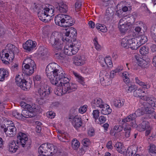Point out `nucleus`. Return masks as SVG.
Returning <instances> with one entry per match:
<instances>
[{
	"label": "nucleus",
	"mask_w": 156,
	"mask_h": 156,
	"mask_svg": "<svg viewBox=\"0 0 156 156\" xmlns=\"http://www.w3.org/2000/svg\"><path fill=\"white\" fill-rule=\"evenodd\" d=\"M145 93V91H143L141 88H139L138 89H136L133 92V95L135 97H141V99L142 100V98L144 96H149L144 95V94Z\"/></svg>",
	"instance_id": "33"
},
{
	"label": "nucleus",
	"mask_w": 156,
	"mask_h": 156,
	"mask_svg": "<svg viewBox=\"0 0 156 156\" xmlns=\"http://www.w3.org/2000/svg\"><path fill=\"white\" fill-rule=\"evenodd\" d=\"M103 73V72H101L100 74V80L102 83L105 84L106 85L109 84L110 77H113L116 72H115V70L112 71L110 73V76L105 72H104V74Z\"/></svg>",
	"instance_id": "10"
},
{
	"label": "nucleus",
	"mask_w": 156,
	"mask_h": 156,
	"mask_svg": "<svg viewBox=\"0 0 156 156\" xmlns=\"http://www.w3.org/2000/svg\"><path fill=\"white\" fill-rule=\"evenodd\" d=\"M76 30L73 27L69 28L66 30L65 33L66 37L65 38L63 37V39L66 41H72V40L75 39L76 37Z\"/></svg>",
	"instance_id": "12"
},
{
	"label": "nucleus",
	"mask_w": 156,
	"mask_h": 156,
	"mask_svg": "<svg viewBox=\"0 0 156 156\" xmlns=\"http://www.w3.org/2000/svg\"><path fill=\"white\" fill-rule=\"evenodd\" d=\"M135 147H129L126 151V156H134L136 153Z\"/></svg>",
	"instance_id": "35"
},
{
	"label": "nucleus",
	"mask_w": 156,
	"mask_h": 156,
	"mask_svg": "<svg viewBox=\"0 0 156 156\" xmlns=\"http://www.w3.org/2000/svg\"><path fill=\"white\" fill-rule=\"evenodd\" d=\"M123 69V66H120L117 67L115 70V72H116V73H118L122 71Z\"/></svg>",
	"instance_id": "62"
},
{
	"label": "nucleus",
	"mask_w": 156,
	"mask_h": 156,
	"mask_svg": "<svg viewBox=\"0 0 156 156\" xmlns=\"http://www.w3.org/2000/svg\"><path fill=\"white\" fill-rule=\"evenodd\" d=\"M56 51V52H57ZM58 53H55V57L58 59H63L64 58V55L62 53H61L60 52L61 51H58Z\"/></svg>",
	"instance_id": "54"
},
{
	"label": "nucleus",
	"mask_w": 156,
	"mask_h": 156,
	"mask_svg": "<svg viewBox=\"0 0 156 156\" xmlns=\"http://www.w3.org/2000/svg\"><path fill=\"white\" fill-rule=\"evenodd\" d=\"M96 28L98 30L102 32H105L107 31V28L105 26H103L101 24L97 23L95 26Z\"/></svg>",
	"instance_id": "46"
},
{
	"label": "nucleus",
	"mask_w": 156,
	"mask_h": 156,
	"mask_svg": "<svg viewBox=\"0 0 156 156\" xmlns=\"http://www.w3.org/2000/svg\"><path fill=\"white\" fill-rule=\"evenodd\" d=\"M81 6V4L80 2H76L75 4V10L77 11H78L79 10Z\"/></svg>",
	"instance_id": "59"
},
{
	"label": "nucleus",
	"mask_w": 156,
	"mask_h": 156,
	"mask_svg": "<svg viewBox=\"0 0 156 156\" xmlns=\"http://www.w3.org/2000/svg\"><path fill=\"white\" fill-rule=\"evenodd\" d=\"M129 43V48L133 50L137 49L141 46V44H139L138 40L135 38H130V42Z\"/></svg>",
	"instance_id": "23"
},
{
	"label": "nucleus",
	"mask_w": 156,
	"mask_h": 156,
	"mask_svg": "<svg viewBox=\"0 0 156 156\" xmlns=\"http://www.w3.org/2000/svg\"><path fill=\"white\" fill-rule=\"evenodd\" d=\"M129 73L127 72H125L122 73V78L124 82L126 84H128L129 83Z\"/></svg>",
	"instance_id": "43"
},
{
	"label": "nucleus",
	"mask_w": 156,
	"mask_h": 156,
	"mask_svg": "<svg viewBox=\"0 0 156 156\" xmlns=\"http://www.w3.org/2000/svg\"><path fill=\"white\" fill-rule=\"evenodd\" d=\"M87 105H83L79 109V112L81 114H83L87 111Z\"/></svg>",
	"instance_id": "57"
},
{
	"label": "nucleus",
	"mask_w": 156,
	"mask_h": 156,
	"mask_svg": "<svg viewBox=\"0 0 156 156\" xmlns=\"http://www.w3.org/2000/svg\"><path fill=\"white\" fill-rule=\"evenodd\" d=\"M102 109L101 111V113L105 115H107L110 114L112 112V110L110 108L109 106L106 104H104L103 106Z\"/></svg>",
	"instance_id": "32"
},
{
	"label": "nucleus",
	"mask_w": 156,
	"mask_h": 156,
	"mask_svg": "<svg viewBox=\"0 0 156 156\" xmlns=\"http://www.w3.org/2000/svg\"><path fill=\"white\" fill-rule=\"evenodd\" d=\"M18 148V146L16 144L14 140H12L10 142L9 145V150L10 152L15 153Z\"/></svg>",
	"instance_id": "30"
},
{
	"label": "nucleus",
	"mask_w": 156,
	"mask_h": 156,
	"mask_svg": "<svg viewBox=\"0 0 156 156\" xmlns=\"http://www.w3.org/2000/svg\"><path fill=\"white\" fill-rule=\"evenodd\" d=\"M17 141L20 142L22 146L24 147L25 146L27 145V142L28 138L27 135L22 133H19L18 136H17Z\"/></svg>",
	"instance_id": "18"
},
{
	"label": "nucleus",
	"mask_w": 156,
	"mask_h": 156,
	"mask_svg": "<svg viewBox=\"0 0 156 156\" xmlns=\"http://www.w3.org/2000/svg\"><path fill=\"white\" fill-rule=\"evenodd\" d=\"M104 104L102 100L100 98H97L92 100L91 104L92 107L95 108L96 107H99L101 108H103Z\"/></svg>",
	"instance_id": "21"
},
{
	"label": "nucleus",
	"mask_w": 156,
	"mask_h": 156,
	"mask_svg": "<svg viewBox=\"0 0 156 156\" xmlns=\"http://www.w3.org/2000/svg\"><path fill=\"white\" fill-rule=\"evenodd\" d=\"M12 115L16 118L22 120H25L26 118H31L35 116V114L26 110H23L20 114L16 111L12 112Z\"/></svg>",
	"instance_id": "9"
},
{
	"label": "nucleus",
	"mask_w": 156,
	"mask_h": 156,
	"mask_svg": "<svg viewBox=\"0 0 156 156\" xmlns=\"http://www.w3.org/2000/svg\"><path fill=\"white\" fill-rule=\"evenodd\" d=\"M34 84L36 85L40 83L41 79V77L40 75H37L34 77Z\"/></svg>",
	"instance_id": "52"
},
{
	"label": "nucleus",
	"mask_w": 156,
	"mask_h": 156,
	"mask_svg": "<svg viewBox=\"0 0 156 156\" xmlns=\"http://www.w3.org/2000/svg\"><path fill=\"white\" fill-rule=\"evenodd\" d=\"M99 120L101 124H103L105 123L106 120V119L105 117L103 116H101L99 117Z\"/></svg>",
	"instance_id": "60"
},
{
	"label": "nucleus",
	"mask_w": 156,
	"mask_h": 156,
	"mask_svg": "<svg viewBox=\"0 0 156 156\" xmlns=\"http://www.w3.org/2000/svg\"><path fill=\"white\" fill-rule=\"evenodd\" d=\"M99 112L98 110H94L93 111L92 113L93 117L95 120L98 119L99 116Z\"/></svg>",
	"instance_id": "55"
},
{
	"label": "nucleus",
	"mask_w": 156,
	"mask_h": 156,
	"mask_svg": "<svg viewBox=\"0 0 156 156\" xmlns=\"http://www.w3.org/2000/svg\"><path fill=\"white\" fill-rule=\"evenodd\" d=\"M94 45L95 48L98 51L101 50V46L98 44V38L97 37H95L94 41Z\"/></svg>",
	"instance_id": "51"
},
{
	"label": "nucleus",
	"mask_w": 156,
	"mask_h": 156,
	"mask_svg": "<svg viewBox=\"0 0 156 156\" xmlns=\"http://www.w3.org/2000/svg\"><path fill=\"white\" fill-rule=\"evenodd\" d=\"M140 52L141 54L145 55L148 53V49L145 46H143L140 48Z\"/></svg>",
	"instance_id": "49"
},
{
	"label": "nucleus",
	"mask_w": 156,
	"mask_h": 156,
	"mask_svg": "<svg viewBox=\"0 0 156 156\" xmlns=\"http://www.w3.org/2000/svg\"><path fill=\"white\" fill-rule=\"evenodd\" d=\"M73 118L72 123L74 127L77 128L81 126L82 123L81 118L78 116L73 118V116H71L69 118V119H72Z\"/></svg>",
	"instance_id": "22"
},
{
	"label": "nucleus",
	"mask_w": 156,
	"mask_h": 156,
	"mask_svg": "<svg viewBox=\"0 0 156 156\" xmlns=\"http://www.w3.org/2000/svg\"><path fill=\"white\" fill-rule=\"evenodd\" d=\"M130 121H131L130 123L131 126L133 128H136L137 126V124L135 119V117L132 114L123 119L122 122L126 123Z\"/></svg>",
	"instance_id": "15"
},
{
	"label": "nucleus",
	"mask_w": 156,
	"mask_h": 156,
	"mask_svg": "<svg viewBox=\"0 0 156 156\" xmlns=\"http://www.w3.org/2000/svg\"><path fill=\"white\" fill-rule=\"evenodd\" d=\"M48 116L51 119L53 118L55 116V113L52 111L49 112H48Z\"/></svg>",
	"instance_id": "61"
},
{
	"label": "nucleus",
	"mask_w": 156,
	"mask_h": 156,
	"mask_svg": "<svg viewBox=\"0 0 156 156\" xmlns=\"http://www.w3.org/2000/svg\"><path fill=\"white\" fill-rule=\"evenodd\" d=\"M19 75L16 77L15 80L16 84L24 90L29 89L30 85L29 83L25 80L21 79Z\"/></svg>",
	"instance_id": "13"
},
{
	"label": "nucleus",
	"mask_w": 156,
	"mask_h": 156,
	"mask_svg": "<svg viewBox=\"0 0 156 156\" xmlns=\"http://www.w3.org/2000/svg\"><path fill=\"white\" fill-rule=\"evenodd\" d=\"M73 73L76 77V78L77 79V80L78 82L80 83L83 85H84V83L83 82V78L77 73L73 71Z\"/></svg>",
	"instance_id": "45"
},
{
	"label": "nucleus",
	"mask_w": 156,
	"mask_h": 156,
	"mask_svg": "<svg viewBox=\"0 0 156 156\" xmlns=\"http://www.w3.org/2000/svg\"><path fill=\"white\" fill-rule=\"evenodd\" d=\"M135 82L136 83L139 84L140 86H142L143 88L148 89L150 87V85L141 81L140 80H139L138 78L137 77H135Z\"/></svg>",
	"instance_id": "38"
},
{
	"label": "nucleus",
	"mask_w": 156,
	"mask_h": 156,
	"mask_svg": "<svg viewBox=\"0 0 156 156\" xmlns=\"http://www.w3.org/2000/svg\"><path fill=\"white\" fill-rule=\"evenodd\" d=\"M57 132L58 133L57 136L60 140L63 142H67L69 140V137L67 133L60 130H58Z\"/></svg>",
	"instance_id": "20"
},
{
	"label": "nucleus",
	"mask_w": 156,
	"mask_h": 156,
	"mask_svg": "<svg viewBox=\"0 0 156 156\" xmlns=\"http://www.w3.org/2000/svg\"><path fill=\"white\" fill-rule=\"evenodd\" d=\"M135 58L139 66L142 67H145L147 63L145 60L141 58L139 55H135Z\"/></svg>",
	"instance_id": "28"
},
{
	"label": "nucleus",
	"mask_w": 156,
	"mask_h": 156,
	"mask_svg": "<svg viewBox=\"0 0 156 156\" xmlns=\"http://www.w3.org/2000/svg\"><path fill=\"white\" fill-rule=\"evenodd\" d=\"M27 109L26 110L29 111L31 112L34 113L36 110V108L35 106L32 105H31L29 104H27L25 108Z\"/></svg>",
	"instance_id": "44"
},
{
	"label": "nucleus",
	"mask_w": 156,
	"mask_h": 156,
	"mask_svg": "<svg viewBox=\"0 0 156 156\" xmlns=\"http://www.w3.org/2000/svg\"><path fill=\"white\" fill-rule=\"evenodd\" d=\"M61 37L58 33H53L49 40V43L54 48L55 51H62L64 46L63 41L60 38Z\"/></svg>",
	"instance_id": "2"
},
{
	"label": "nucleus",
	"mask_w": 156,
	"mask_h": 156,
	"mask_svg": "<svg viewBox=\"0 0 156 156\" xmlns=\"http://www.w3.org/2000/svg\"><path fill=\"white\" fill-rule=\"evenodd\" d=\"M124 100L123 99H114L113 101L114 105L115 107L120 108L124 104Z\"/></svg>",
	"instance_id": "37"
},
{
	"label": "nucleus",
	"mask_w": 156,
	"mask_h": 156,
	"mask_svg": "<svg viewBox=\"0 0 156 156\" xmlns=\"http://www.w3.org/2000/svg\"><path fill=\"white\" fill-rule=\"evenodd\" d=\"M150 126L149 122L147 121H144L138 126L137 125V126L136 128H137L138 131H142L147 129V128H149Z\"/></svg>",
	"instance_id": "26"
},
{
	"label": "nucleus",
	"mask_w": 156,
	"mask_h": 156,
	"mask_svg": "<svg viewBox=\"0 0 156 156\" xmlns=\"http://www.w3.org/2000/svg\"><path fill=\"white\" fill-rule=\"evenodd\" d=\"M35 68V64L34 65H31L29 67L23 68V73L28 75H30L34 72V69Z\"/></svg>",
	"instance_id": "27"
},
{
	"label": "nucleus",
	"mask_w": 156,
	"mask_h": 156,
	"mask_svg": "<svg viewBox=\"0 0 156 156\" xmlns=\"http://www.w3.org/2000/svg\"><path fill=\"white\" fill-rule=\"evenodd\" d=\"M142 98L147 102H144L143 104L146 113L151 114V116L154 112L152 107L156 106V99L149 96H144Z\"/></svg>",
	"instance_id": "5"
},
{
	"label": "nucleus",
	"mask_w": 156,
	"mask_h": 156,
	"mask_svg": "<svg viewBox=\"0 0 156 156\" xmlns=\"http://www.w3.org/2000/svg\"><path fill=\"white\" fill-rule=\"evenodd\" d=\"M111 59L110 56H108L105 58H102L101 61L100 62L101 63L102 66H106L109 68H112L113 67V64Z\"/></svg>",
	"instance_id": "24"
},
{
	"label": "nucleus",
	"mask_w": 156,
	"mask_h": 156,
	"mask_svg": "<svg viewBox=\"0 0 156 156\" xmlns=\"http://www.w3.org/2000/svg\"><path fill=\"white\" fill-rule=\"evenodd\" d=\"M112 142L111 141H109L107 143L106 147L108 149H112L113 148V147L112 146Z\"/></svg>",
	"instance_id": "63"
},
{
	"label": "nucleus",
	"mask_w": 156,
	"mask_h": 156,
	"mask_svg": "<svg viewBox=\"0 0 156 156\" xmlns=\"http://www.w3.org/2000/svg\"><path fill=\"white\" fill-rule=\"evenodd\" d=\"M123 129V127L121 126L116 125L114 126L113 128V129L117 131L118 132H120L122 131Z\"/></svg>",
	"instance_id": "58"
},
{
	"label": "nucleus",
	"mask_w": 156,
	"mask_h": 156,
	"mask_svg": "<svg viewBox=\"0 0 156 156\" xmlns=\"http://www.w3.org/2000/svg\"><path fill=\"white\" fill-rule=\"evenodd\" d=\"M80 145V142L76 139L73 140L71 146L73 149L74 150H77Z\"/></svg>",
	"instance_id": "41"
},
{
	"label": "nucleus",
	"mask_w": 156,
	"mask_h": 156,
	"mask_svg": "<svg viewBox=\"0 0 156 156\" xmlns=\"http://www.w3.org/2000/svg\"><path fill=\"white\" fill-rule=\"evenodd\" d=\"M55 21L57 25L64 27L71 26L73 23L70 16L63 14H59L56 16Z\"/></svg>",
	"instance_id": "4"
},
{
	"label": "nucleus",
	"mask_w": 156,
	"mask_h": 156,
	"mask_svg": "<svg viewBox=\"0 0 156 156\" xmlns=\"http://www.w3.org/2000/svg\"><path fill=\"white\" fill-rule=\"evenodd\" d=\"M82 143L84 147H87L90 144V142L88 139L86 138L83 140Z\"/></svg>",
	"instance_id": "53"
},
{
	"label": "nucleus",
	"mask_w": 156,
	"mask_h": 156,
	"mask_svg": "<svg viewBox=\"0 0 156 156\" xmlns=\"http://www.w3.org/2000/svg\"><path fill=\"white\" fill-rule=\"evenodd\" d=\"M58 65L55 63H51L49 64L47 66L46 69V72L47 75L49 79H51L52 81V75L53 73L56 72L58 69L57 67Z\"/></svg>",
	"instance_id": "11"
},
{
	"label": "nucleus",
	"mask_w": 156,
	"mask_h": 156,
	"mask_svg": "<svg viewBox=\"0 0 156 156\" xmlns=\"http://www.w3.org/2000/svg\"><path fill=\"white\" fill-rule=\"evenodd\" d=\"M119 29L122 33H124L128 29L129 26L127 25H118Z\"/></svg>",
	"instance_id": "47"
},
{
	"label": "nucleus",
	"mask_w": 156,
	"mask_h": 156,
	"mask_svg": "<svg viewBox=\"0 0 156 156\" xmlns=\"http://www.w3.org/2000/svg\"><path fill=\"white\" fill-rule=\"evenodd\" d=\"M63 52L65 54L68 56H72L77 52L72 46L71 44H67L65 46Z\"/></svg>",
	"instance_id": "19"
},
{
	"label": "nucleus",
	"mask_w": 156,
	"mask_h": 156,
	"mask_svg": "<svg viewBox=\"0 0 156 156\" xmlns=\"http://www.w3.org/2000/svg\"><path fill=\"white\" fill-rule=\"evenodd\" d=\"M130 38L128 36H126L123 38L121 42V45L123 48H129Z\"/></svg>",
	"instance_id": "31"
},
{
	"label": "nucleus",
	"mask_w": 156,
	"mask_h": 156,
	"mask_svg": "<svg viewBox=\"0 0 156 156\" xmlns=\"http://www.w3.org/2000/svg\"><path fill=\"white\" fill-rule=\"evenodd\" d=\"M54 7L50 5L48 8H45L43 10L40 11L38 12V16L39 19L42 21H48V19L47 18L49 16H53L54 12Z\"/></svg>",
	"instance_id": "7"
},
{
	"label": "nucleus",
	"mask_w": 156,
	"mask_h": 156,
	"mask_svg": "<svg viewBox=\"0 0 156 156\" xmlns=\"http://www.w3.org/2000/svg\"><path fill=\"white\" fill-rule=\"evenodd\" d=\"M73 41L72 44H71V46L75 51L77 52L80 47V43L76 39L72 40Z\"/></svg>",
	"instance_id": "39"
},
{
	"label": "nucleus",
	"mask_w": 156,
	"mask_h": 156,
	"mask_svg": "<svg viewBox=\"0 0 156 156\" xmlns=\"http://www.w3.org/2000/svg\"><path fill=\"white\" fill-rule=\"evenodd\" d=\"M139 44H142L145 43L147 41V37L145 35H142L138 37Z\"/></svg>",
	"instance_id": "40"
},
{
	"label": "nucleus",
	"mask_w": 156,
	"mask_h": 156,
	"mask_svg": "<svg viewBox=\"0 0 156 156\" xmlns=\"http://www.w3.org/2000/svg\"><path fill=\"white\" fill-rule=\"evenodd\" d=\"M46 50L45 48L43 47H40L38 49V54L40 56H44L45 55Z\"/></svg>",
	"instance_id": "48"
},
{
	"label": "nucleus",
	"mask_w": 156,
	"mask_h": 156,
	"mask_svg": "<svg viewBox=\"0 0 156 156\" xmlns=\"http://www.w3.org/2000/svg\"><path fill=\"white\" fill-rule=\"evenodd\" d=\"M142 109H138L135 112L133 113L132 114L133 115H134L135 117V119L137 116H140L142 115L143 114V112L142 110Z\"/></svg>",
	"instance_id": "50"
},
{
	"label": "nucleus",
	"mask_w": 156,
	"mask_h": 156,
	"mask_svg": "<svg viewBox=\"0 0 156 156\" xmlns=\"http://www.w3.org/2000/svg\"><path fill=\"white\" fill-rule=\"evenodd\" d=\"M7 134H8L10 137H12L16 133V129L15 127L13 125H11L8 126L7 128H4L3 129L4 132L6 133L7 131Z\"/></svg>",
	"instance_id": "25"
},
{
	"label": "nucleus",
	"mask_w": 156,
	"mask_h": 156,
	"mask_svg": "<svg viewBox=\"0 0 156 156\" xmlns=\"http://www.w3.org/2000/svg\"><path fill=\"white\" fill-rule=\"evenodd\" d=\"M6 49H8L7 52L5 51L2 52V55H0L1 59L2 61L4 60V58H5L7 60L11 62L14 58V55L17 54L19 52L18 48L14 45L11 44H9L6 47Z\"/></svg>",
	"instance_id": "3"
},
{
	"label": "nucleus",
	"mask_w": 156,
	"mask_h": 156,
	"mask_svg": "<svg viewBox=\"0 0 156 156\" xmlns=\"http://www.w3.org/2000/svg\"><path fill=\"white\" fill-rule=\"evenodd\" d=\"M59 8L58 9L62 13L66 12L68 10V7L67 5L64 2H62L58 4Z\"/></svg>",
	"instance_id": "36"
},
{
	"label": "nucleus",
	"mask_w": 156,
	"mask_h": 156,
	"mask_svg": "<svg viewBox=\"0 0 156 156\" xmlns=\"http://www.w3.org/2000/svg\"><path fill=\"white\" fill-rule=\"evenodd\" d=\"M124 131H131V126L129 124L126 125L124 128Z\"/></svg>",
	"instance_id": "64"
},
{
	"label": "nucleus",
	"mask_w": 156,
	"mask_h": 156,
	"mask_svg": "<svg viewBox=\"0 0 156 156\" xmlns=\"http://www.w3.org/2000/svg\"><path fill=\"white\" fill-rule=\"evenodd\" d=\"M66 76L64 71L58 69L52 75V81L49 79L53 85L58 86H61L62 89L58 88L55 93L58 96H61L62 94L69 93L75 91L77 89V85L74 83H69V80Z\"/></svg>",
	"instance_id": "1"
},
{
	"label": "nucleus",
	"mask_w": 156,
	"mask_h": 156,
	"mask_svg": "<svg viewBox=\"0 0 156 156\" xmlns=\"http://www.w3.org/2000/svg\"><path fill=\"white\" fill-rule=\"evenodd\" d=\"M51 91V88L46 84L41 83L39 85L38 93L42 99L47 98Z\"/></svg>",
	"instance_id": "8"
},
{
	"label": "nucleus",
	"mask_w": 156,
	"mask_h": 156,
	"mask_svg": "<svg viewBox=\"0 0 156 156\" xmlns=\"http://www.w3.org/2000/svg\"><path fill=\"white\" fill-rule=\"evenodd\" d=\"M9 75V72L7 70L4 69H0V81H4L5 77Z\"/></svg>",
	"instance_id": "34"
},
{
	"label": "nucleus",
	"mask_w": 156,
	"mask_h": 156,
	"mask_svg": "<svg viewBox=\"0 0 156 156\" xmlns=\"http://www.w3.org/2000/svg\"><path fill=\"white\" fill-rule=\"evenodd\" d=\"M56 151V147L51 144H43L38 148L39 153L44 154L46 156H50Z\"/></svg>",
	"instance_id": "6"
},
{
	"label": "nucleus",
	"mask_w": 156,
	"mask_h": 156,
	"mask_svg": "<svg viewBox=\"0 0 156 156\" xmlns=\"http://www.w3.org/2000/svg\"><path fill=\"white\" fill-rule=\"evenodd\" d=\"M137 89L135 85L129 84L126 87V90L127 93H131L133 91H135Z\"/></svg>",
	"instance_id": "42"
},
{
	"label": "nucleus",
	"mask_w": 156,
	"mask_h": 156,
	"mask_svg": "<svg viewBox=\"0 0 156 156\" xmlns=\"http://www.w3.org/2000/svg\"><path fill=\"white\" fill-rule=\"evenodd\" d=\"M35 64L34 62L30 58H27L24 59L23 62L22 67H29L31 65H34Z\"/></svg>",
	"instance_id": "29"
},
{
	"label": "nucleus",
	"mask_w": 156,
	"mask_h": 156,
	"mask_svg": "<svg viewBox=\"0 0 156 156\" xmlns=\"http://www.w3.org/2000/svg\"><path fill=\"white\" fill-rule=\"evenodd\" d=\"M156 151V147L153 144H151L150 145V147L149 149V152L151 155L154 152H155Z\"/></svg>",
	"instance_id": "56"
},
{
	"label": "nucleus",
	"mask_w": 156,
	"mask_h": 156,
	"mask_svg": "<svg viewBox=\"0 0 156 156\" xmlns=\"http://www.w3.org/2000/svg\"><path fill=\"white\" fill-rule=\"evenodd\" d=\"M37 43L35 41H33L31 40L27 41L25 44H23V48L28 51L32 50L36 47Z\"/></svg>",
	"instance_id": "17"
},
{
	"label": "nucleus",
	"mask_w": 156,
	"mask_h": 156,
	"mask_svg": "<svg viewBox=\"0 0 156 156\" xmlns=\"http://www.w3.org/2000/svg\"><path fill=\"white\" fill-rule=\"evenodd\" d=\"M136 16V15L135 14L125 16L120 20L118 25H127L128 21H129V23H130L131 21L134 22L135 20Z\"/></svg>",
	"instance_id": "14"
},
{
	"label": "nucleus",
	"mask_w": 156,
	"mask_h": 156,
	"mask_svg": "<svg viewBox=\"0 0 156 156\" xmlns=\"http://www.w3.org/2000/svg\"><path fill=\"white\" fill-rule=\"evenodd\" d=\"M87 58L83 55H76L74 57L73 61L74 64L76 66H81L84 64Z\"/></svg>",
	"instance_id": "16"
}]
</instances>
